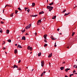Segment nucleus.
Listing matches in <instances>:
<instances>
[{
	"mask_svg": "<svg viewBox=\"0 0 77 77\" xmlns=\"http://www.w3.org/2000/svg\"><path fill=\"white\" fill-rule=\"evenodd\" d=\"M3 43L2 44H5V43H6V42H5V41H3Z\"/></svg>",
	"mask_w": 77,
	"mask_h": 77,
	"instance_id": "obj_41",
	"label": "nucleus"
},
{
	"mask_svg": "<svg viewBox=\"0 0 77 77\" xmlns=\"http://www.w3.org/2000/svg\"><path fill=\"white\" fill-rule=\"evenodd\" d=\"M44 42H46V43L47 42V40H46V39H45L44 40Z\"/></svg>",
	"mask_w": 77,
	"mask_h": 77,
	"instance_id": "obj_31",
	"label": "nucleus"
},
{
	"mask_svg": "<svg viewBox=\"0 0 77 77\" xmlns=\"http://www.w3.org/2000/svg\"><path fill=\"white\" fill-rule=\"evenodd\" d=\"M6 49V48H3V50H5Z\"/></svg>",
	"mask_w": 77,
	"mask_h": 77,
	"instance_id": "obj_47",
	"label": "nucleus"
},
{
	"mask_svg": "<svg viewBox=\"0 0 77 77\" xmlns=\"http://www.w3.org/2000/svg\"><path fill=\"white\" fill-rule=\"evenodd\" d=\"M56 46H57V45H54V47H56Z\"/></svg>",
	"mask_w": 77,
	"mask_h": 77,
	"instance_id": "obj_48",
	"label": "nucleus"
},
{
	"mask_svg": "<svg viewBox=\"0 0 77 77\" xmlns=\"http://www.w3.org/2000/svg\"><path fill=\"white\" fill-rule=\"evenodd\" d=\"M51 8V6H47V8L48 9H50V8Z\"/></svg>",
	"mask_w": 77,
	"mask_h": 77,
	"instance_id": "obj_17",
	"label": "nucleus"
},
{
	"mask_svg": "<svg viewBox=\"0 0 77 77\" xmlns=\"http://www.w3.org/2000/svg\"><path fill=\"white\" fill-rule=\"evenodd\" d=\"M73 72L74 73H75V72H76V71H75V70H74L73 71Z\"/></svg>",
	"mask_w": 77,
	"mask_h": 77,
	"instance_id": "obj_43",
	"label": "nucleus"
},
{
	"mask_svg": "<svg viewBox=\"0 0 77 77\" xmlns=\"http://www.w3.org/2000/svg\"><path fill=\"white\" fill-rule=\"evenodd\" d=\"M14 66L13 67V68H18V66L16 65H14Z\"/></svg>",
	"mask_w": 77,
	"mask_h": 77,
	"instance_id": "obj_8",
	"label": "nucleus"
},
{
	"mask_svg": "<svg viewBox=\"0 0 77 77\" xmlns=\"http://www.w3.org/2000/svg\"><path fill=\"white\" fill-rule=\"evenodd\" d=\"M7 41H8V42L10 43L11 42V39L8 40H7Z\"/></svg>",
	"mask_w": 77,
	"mask_h": 77,
	"instance_id": "obj_22",
	"label": "nucleus"
},
{
	"mask_svg": "<svg viewBox=\"0 0 77 77\" xmlns=\"http://www.w3.org/2000/svg\"><path fill=\"white\" fill-rule=\"evenodd\" d=\"M60 35H62V33H60Z\"/></svg>",
	"mask_w": 77,
	"mask_h": 77,
	"instance_id": "obj_59",
	"label": "nucleus"
},
{
	"mask_svg": "<svg viewBox=\"0 0 77 77\" xmlns=\"http://www.w3.org/2000/svg\"><path fill=\"white\" fill-rule=\"evenodd\" d=\"M56 18V16H55L52 18V19H55Z\"/></svg>",
	"mask_w": 77,
	"mask_h": 77,
	"instance_id": "obj_20",
	"label": "nucleus"
},
{
	"mask_svg": "<svg viewBox=\"0 0 77 77\" xmlns=\"http://www.w3.org/2000/svg\"><path fill=\"white\" fill-rule=\"evenodd\" d=\"M7 6L9 7V5H5V8H6V7H7Z\"/></svg>",
	"mask_w": 77,
	"mask_h": 77,
	"instance_id": "obj_35",
	"label": "nucleus"
},
{
	"mask_svg": "<svg viewBox=\"0 0 77 77\" xmlns=\"http://www.w3.org/2000/svg\"><path fill=\"white\" fill-rule=\"evenodd\" d=\"M77 6H76L75 7L73 8V9H75V8H77Z\"/></svg>",
	"mask_w": 77,
	"mask_h": 77,
	"instance_id": "obj_45",
	"label": "nucleus"
},
{
	"mask_svg": "<svg viewBox=\"0 0 77 77\" xmlns=\"http://www.w3.org/2000/svg\"><path fill=\"white\" fill-rule=\"evenodd\" d=\"M25 35H28V34L27 33H26Z\"/></svg>",
	"mask_w": 77,
	"mask_h": 77,
	"instance_id": "obj_54",
	"label": "nucleus"
},
{
	"mask_svg": "<svg viewBox=\"0 0 77 77\" xmlns=\"http://www.w3.org/2000/svg\"><path fill=\"white\" fill-rule=\"evenodd\" d=\"M63 63H65V62H63Z\"/></svg>",
	"mask_w": 77,
	"mask_h": 77,
	"instance_id": "obj_52",
	"label": "nucleus"
},
{
	"mask_svg": "<svg viewBox=\"0 0 77 77\" xmlns=\"http://www.w3.org/2000/svg\"><path fill=\"white\" fill-rule=\"evenodd\" d=\"M41 65L42 67L44 66V61L42 60L41 61Z\"/></svg>",
	"mask_w": 77,
	"mask_h": 77,
	"instance_id": "obj_2",
	"label": "nucleus"
},
{
	"mask_svg": "<svg viewBox=\"0 0 77 77\" xmlns=\"http://www.w3.org/2000/svg\"><path fill=\"white\" fill-rule=\"evenodd\" d=\"M60 69L61 70H62L64 69V67H60Z\"/></svg>",
	"mask_w": 77,
	"mask_h": 77,
	"instance_id": "obj_10",
	"label": "nucleus"
},
{
	"mask_svg": "<svg viewBox=\"0 0 77 77\" xmlns=\"http://www.w3.org/2000/svg\"><path fill=\"white\" fill-rule=\"evenodd\" d=\"M73 74H71L70 75H69V77H71L72 76V75H73Z\"/></svg>",
	"mask_w": 77,
	"mask_h": 77,
	"instance_id": "obj_34",
	"label": "nucleus"
},
{
	"mask_svg": "<svg viewBox=\"0 0 77 77\" xmlns=\"http://www.w3.org/2000/svg\"><path fill=\"white\" fill-rule=\"evenodd\" d=\"M28 50H29L30 51L32 50V47H31L30 46H29L27 48Z\"/></svg>",
	"mask_w": 77,
	"mask_h": 77,
	"instance_id": "obj_3",
	"label": "nucleus"
},
{
	"mask_svg": "<svg viewBox=\"0 0 77 77\" xmlns=\"http://www.w3.org/2000/svg\"><path fill=\"white\" fill-rule=\"evenodd\" d=\"M71 14V13L70 12H69L68 13H67V14H68V15H69V14Z\"/></svg>",
	"mask_w": 77,
	"mask_h": 77,
	"instance_id": "obj_49",
	"label": "nucleus"
},
{
	"mask_svg": "<svg viewBox=\"0 0 77 77\" xmlns=\"http://www.w3.org/2000/svg\"><path fill=\"white\" fill-rule=\"evenodd\" d=\"M41 20H38V23H41Z\"/></svg>",
	"mask_w": 77,
	"mask_h": 77,
	"instance_id": "obj_24",
	"label": "nucleus"
},
{
	"mask_svg": "<svg viewBox=\"0 0 77 77\" xmlns=\"http://www.w3.org/2000/svg\"><path fill=\"white\" fill-rule=\"evenodd\" d=\"M2 32H3V31H2L1 28H0V33H2Z\"/></svg>",
	"mask_w": 77,
	"mask_h": 77,
	"instance_id": "obj_25",
	"label": "nucleus"
},
{
	"mask_svg": "<svg viewBox=\"0 0 77 77\" xmlns=\"http://www.w3.org/2000/svg\"><path fill=\"white\" fill-rule=\"evenodd\" d=\"M9 6L10 7H11V5H9Z\"/></svg>",
	"mask_w": 77,
	"mask_h": 77,
	"instance_id": "obj_62",
	"label": "nucleus"
},
{
	"mask_svg": "<svg viewBox=\"0 0 77 77\" xmlns=\"http://www.w3.org/2000/svg\"><path fill=\"white\" fill-rule=\"evenodd\" d=\"M25 31H26L25 29H24V30L22 31V33H24V32H25Z\"/></svg>",
	"mask_w": 77,
	"mask_h": 77,
	"instance_id": "obj_38",
	"label": "nucleus"
},
{
	"mask_svg": "<svg viewBox=\"0 0 77 77\" xmlns=\"http://www.w3.org/2000/svg\"><path fill=\"white\" fill-rule=\"evenodd\" d=\"M31 26H32V24H29L28 26H26V29H29V28Z\"/></svg>",
	"mask_w": 77,
	"mask_h": 77,
	"instance_id": "obj_1",
	"label": "nucleus"
},
{
	"mask_svg": "<svg viewBox=\"0 0 77 77\" xmlns=\"http://www.w3.org/2000/svg\"><path fill=\"white\" fill-rule=\"evenodd\" d=\"M65 77H68L67 75H66L65 76Z\"/></svg>",
	"mask_w": 77,
	"mask_h": 77,
	"instance_id": "obj_55",
	"label": "nucleus"
},
{
	"mask_svg": "<svg viewBox=\"0 0 77 77\" xmlns=\"http://www.w3.org/2000/svg\"><path fill=\"white\" fill-rule=\"evenodd\" d=\"M5 54H7V52H5Z\"/></svg>",
	"mask_w": 77,
	"mask_h": 77,
	"instance_id": "obj_58",
	"label": "nucleus"
},
{
	"mask_svg": "<svg viewBox=\"0 0 77 77\" xmlns=\"http://www.w3.org/2000/svg\"><path fill=\"white\" fill-rule=\"evenodd\" d=\"M4 10H5V9H3V13H4L5 12V11H4Z\"/></svg>",
	"mask_w": 77,
	"mask_h": 77,
	"instance_id": "obj_51",
	"label": "nucleus"
},
{
	"mask_svg": "<svg viewBox=\"0 0 77 77\" xmlns=\"http://www.w3.org/2000/svg\"><path fill=\"white\" fill-rule=\"evenodd\" d=\"M42 75H42V74H41V77H42Z\"/></svg>",
	"mask_w": 77,
	"mask_h": 77,
	"instance_id": "obj_56",
	"label": "nucleus"
},
{
	"mask_svg": "<svg viewBox=\"0 0 77 77\" xmlns=\"http://www.w3.org/2000/svg\"><path fill=\"white\" fill-rule=\"evenodd\" d=\"M25 9H27V8L25 7Z\"/></svg>",
	"mask_w": 77,
	"mask_h": 77,
	"instance_id": "obj_57",
	"label": "nucleus"
},
{
	"mask_svg": "<svg viewBox=\"0 0 77 77\" xmlns=\"http://www.w3.org/2000/svg\"><path fill=\"white\" fill-rule=\"evenodd\" d=\"M18 10H19V11H21V10L20 8H18Z\"/></svg>",
	"mask_w": 77,
	"mask_h": 77,
	"instance_id": "obj_36",
	"label": "nucleus"
},
{
	"mask_svg": "<svg viewBox=\"0 0 77 77\" xmlns=\"http://www.w3.org/2000/svg\"><path fill=\"white\" fill-rule=\"evenodd\" d=\"M76 68H77V65L76 66Z\"/></svg>",
	"mask_w": 77,
	"mask_h": 77,
	"instance_id": "obj_64",
	"label": "nucleus"
},
{
	"mask_svg": "<svg viewBox=\"0 0 77 77\" xmlns=\"http://www.w3.org/2000/svg\"><path fill=\"white\" fill-rule=\"evenodd\" d=\"M37 16H38V15L37 14L32 15L33 17H37Z\"/></svg>",
	"mask_w": 77,
	"mask_h": 77,
	"instance_id": "obj_16",
	"label": "nucleus"
},
{
	"mask_svg": "<svg viewBox=\"0 0 77 77\" xmlns=\"http://www.w3.org/2000/svg\"><path fill=\"white\" fill-rule=\"evenodd\" d=\"M47 34L45 35H44V38H45V39H47Z\"/></svg>",
	"mask_w": 77,
	"mask_h": 77,
	"instance_id": "obj_6",
	"label": "nucleus"
},
{
	"mask_svg": "<svg viewBox=\"0 0 77 77\" xmlns=\"http://www.w3.org/2000/svg\"><path fill=\"white\" fill-rule=\"evenodd\" d=\"M35 3H32V6H35Z\"/></svg>",
	"mask_w": 77,
	"mask_h": 77,
	"instance_id": "obj_23",
	"label": "nucleus"
},
{
	"mask_svg": "<svg viewBox=\"0 0 77 77\" xmlns=\"http://www.w3.org/2000/svg\"><path fill=\"white\" fill-rule=\"evenodd\" d=\"M53 4H54V3L53 2H52L50 4H49V5L50 6H51V5H53Z\"/></svg>",
	"mask_w": 77,
	"mask_h": 77,
	"instance_id": "obj_21",
	"label": "nucleus"
},
{
	"mask_svg": "<svg viewBox=\"0 0 77 77\" xmlns=\"http://www.w3.org/2000/svg\"><path fill=\"white\" fill-rule=\"evenodd\" d=\"M18 13V11L15 10V13L16 14H17Z\"/></svg>",
	"mask_w": 77,
	"mask_h": 77,
	"instance_id": "obj_27",
	"label": "nucleus"
},
{
	"mask_svg": "<svg viewBox=\"0 0 77 77\" xmlns=\"http://www.w3.org/2000/svg\"><path fill=\"white\" fill-rule=\"evenodd\" d=\"M41 52H40L38 54V56L39 57V56H41Z\"/></svg>",
	"mask_w": 77,
	"mask_h": 77,
	"instance_id": "obj_14",
	"label": "nucleus"
},
{
	"mask_svg": "<svg viewBox=\"0 0 77 77\" xmlns=\"http://www.w3.org/2000/svg\"><path fill=\"white\" fill-rule=\"evenodd\" d=\"M6 33L7 34H9V30L8 29L6 31Z\"/></svg>",
	"mask_w": 77,
	"mask_h": 77,
	"instance_id": "obj_11",
	"label": "nucleus"
},
{
	"mask_svg": "<svg viewBox=\"0 0 77 77\" xmlns=\"http://www.w3.org/2000/svg\"><path fill=\"white\" fill-rule=\"evenodd\" d=\"M17 49H15L14 50V53L15 54H17Z\"/></svg>",
	"mask_w": 77,
	"mask_h": 77,
	"instance_id": "obj_12",
	"label": "nucleus"
},
{
	"mask_svg": "<svg viewBox=\"0 0 77 77\" xmlns=\"http://www.w3.org/2000/svg\"><path fill=\"white\" fill-rule=\"evenodd\" d=\"M32 52H30V54H32Z\"/></svg>",
	"mask_w": 77,
	"mask_h": 77,
	"instance_id": "obj_60",
	"label": "nucleus"
},
{
	"mask_svg": "<svg viewBox=\"0 0 77 77\" xmlns=\"http://www.w3.org/2000/svg\"><path fill=\"white\" fill-rule=\"evenodd\" d=\"M27 11L28 12V13H29V12H30V9H28L27 10Z\"/></svg>",
	"mask_w": 77,
	"mask_h": 77,
	"instance_id": "obj_32",
	"label": "nucleus"
},
{
	"mask_svg": "<svg viewBox=\"0 0 77 77\" xmlns=\"http://www.w3.org/2000/svg\"><path fill=\"white\" fill-rule=\"evenodd\" d=\"M14 14V13H12L10 15V17H13Z\"/></svg>",
	"mask_w": 77,
	"mask_h": 77,
	"instance_id": "obj_19",
	"label": "nucleus"
},
{
	"mask_svg": "<svg viewBox=\"0 0 77 77\" xmlns=\"http://www.w3.org/2000/svg\"><path fill=\"white\" fill-rule=\"evenodd\" d=\"M69 70H70V69L67 68L65 69V71L67 72Z\"/></svg>",
	"mask_w": 77,
	"mask_h": 77,
	"instance_id": "obj_9",
	"label": "nucleus"
},
{
	"mask_svg": "<svg viewBox=\"0 0 77 77\" xmlns=\"http://www.w3.org/2000/svg\"><path fill=\"white\" fill-rule=\"evenodd\" d=\"M52 56V53H51L48 56V57L50 58Z\"/></svg>",
	"mask_w": 77,
	"mask_h": 77,
	"instance_id": "obj_5",
	"label": "nucleus"
},
{
	"mask_svg": "<svg viewBox=\"0 0 77 77\" xmlns=\"http://www.w3.org/2000/svg\"><path fill=\"white\" fill-rule=\"evenodd\" d=\"M73 67L74 68H76V65H74L73 66Z\"/></svg>",
	"mask_w": 77,
	"mask_h": 77,
	"instance_id": "obj_30",
	"label": "nucleus"
},
{
	"mask_svg": "<svg viewBox=\"0 0 77 77\" xmlns=\"http://www.w3.org/2000/svg\"><path fill=\"white\" fill-rule=\"evenodd\" d=\"M1 23H2V24H4V22L2 21H1Z\"/></svg>",
	"mask_w": 77,
	"mask_h": 77,
	"instance_id": "obj_40",
	"label": "nucleus"
},
{
	"mask_svg": "<svg viewBox=\"0 0 77 77\" xmlns=\"http://www.w3.org/2000/svg\"><path fill=\"white\" fill-rule=\"evenodd\" d=\"M25 11H27V9H25Z\"/></svg>",
	"mask_w": 77,
	"mask_h": 77,
	"instance_id": "obj_61",
	"label": "nucleus"
},
{
	"mask_svg": "<svg viewBox=\"0 0 77 77\" xmlns=\"http://www.w3.org/2000/svg\"><path fill=\"white\" fill-rule=\"evenodd\" d=\"M68 15V13L67 14L66 13L64 14V16H66V15Z\"/></svg>",
	"mask_w": 77,
	"mask_h": 77,
	"instance_id": "obj_33",
	"label": "nucleus"
},
{
	"mask_svg": "<svg viewBox=\"0 0 77 77\" xmlns=\"http://www.w3.org/2000/svg\"><path fill=\"white\" fill-rule=\"evenodd\" d=\"M59 30H60V29H59V28H58V29H57V31H59Z\"/></svg>",
	"mask_w": 77,
	"mask_h": 77,
	"instance_id": "obj_44",
	"label": "nucleus"
},
{
	"mask_svg": "<svg viewBox=\"0 0 77 77\" xmlns=\"http://www.w3.org/2000/svg\"><path fill=\"white\" fill-rule=\"evenodd\" d=\"M53 7L51 6V7H50L49 10V11H51L53 10Z\"/></svg>",
	"mask_w": 77,
	"mask_h": 77,
	"instance_id": "obj_4",
	"label": "nucleus"
},
{
	"mask_svg": "<svg viewBox=\"0 0 77 77\" xmlns=\"http://www.w3.org/2000/svg\"><path fill=\"white\" fill-rule=\"evenodd\" d=\"M44 11H42L41 12H40L39 13V14L40 15H41V14H44Z\"/></svg>",
	"mask_w": 77,
	"mask_h": 77,
	"instance_id": "obj_13",
	"label": "nucleus"
},
{
	"mask_svg": "<svg viewBox=\"0 0 77 77\" xmlns=\"http://www.w3.org/2000/svg\"><path fill=\"white\" fill-rule=\"evenodd\" d=\"M35 36H36V35H37V33H36V32H35Z\"/></svg>",
	"mask_w": 77,
	"mask_h": 77,
	"instance_id": "obj_46",
	"label": "nucleus"
},
{
	"mask_svg": "<svg viewBox=\"0 0 77 77\" xmlns=\"http://www.w3.org/2000/svg\"><path fill=\"white\" fill-rule=\"evenodd\" d=\"M15 46H17V44H15Z\"/></svg>",
	"mask_w": 77,
	"mask_h": 77,
	"instance_id": "obj_53",
	"label": "nucleus"
},
{
	"mask_svg": "<svg viewBox=\"0 0 77 77\" xmlns=\"http://www.w3.org/2000/svg\"><path fill=\"white\" fill-rule=\"evenodd\" d=\"M17 47H19L20 48H22V47L20 45H18Z\"/></svg>",
	"mask_w": 77,
	"mask_h": 77,
	"instance_id": "obj_15",
	"label": "nucleus"
},
{
	"mask_svg": "<svg viewBox=\"0 0 77 77\" xmlns=\"http://www.w3.org/2000/svg\"><path fill=\"white\" fill-rule=\"evenodd\" d=\"M49 65H50V66H51V65H50V64H51V63H49Z\"/></svg>",
	"mask_w": 77,
	"mask_h": 77,
	"instance_id": "obj_50",
	"label": "nucleus"
},
{
	"mask_svg": "<svg viewBox=\"0 0 77 77\" xmlns=\"http://www.w3.org/2000/svg\"><path fill=\"white\" fill-rule=\"evenodd\" d=\"M67 48H69V47H67Z\"/></svg>",
	"mask_w": 77,
	"mask_h": 77,
	"instance_id": "obj_63",
	"label": "nucleus"
},
{
	"mask_svg": "<svg viewBox=\"0 0 77 77\" xmlns=\"http://www.w3.org/2000/svg\"><path fill=\"white\" fill-rule=\"evenodd\" d=\"M75 34V32H73L72 33V36H73V35H74V34Z\"/></svg>",
	"mask_w": 77,
	"mask_h": 77,
	"instance_id": "obj_26",
	"label": "nucleus"
},
{
	"mask_svg": "<svg viewBox=\"0 0 77 77\" xmlns=\"http://www.w3.org/2000/svg\"><path fill=\"white\" fill-rule=\"evenodd\" d=\"M20 69H21V68L20 67H18V69H17V70H19V71H20Z\"/></svg>",
	"mask_w": 77,
	"mask_h": 77,
	"instance_id": "obj_39",
	"label": "nucleus"
},
{
	"mask_svg": "<svg viewBox=\"0 0 77 77\" xmlns=\"http://www.w3.org/2000/svg\"><path fill=\"white\" fill-rule=\"evenodd\" d=\"M21 62V60H20L18 62V63H20Z\"/></svg>",
	"mask_w": 77,
	"mask_h": 77,
	"instance_id": "obj_42",
	"label": "nucleus"
},
{
	"mask_svg": "<svg viewBox=\"0 0 77 77\" xmlns=\"http://www.w3.org/2000/svg\"><path fill=\"white\" fill-rule=\"evenodd\" d=\"M66 12V9L64 10L63 11V12Z\"/></svg>",
	"mask_w": 77,
	"mask_h": 77,
	"instance_id": "obj_37",
	"label": "nucleus"
},
{
	"mask_svg": "<svg viewBox=\"0 0 77 77\" xmlns=\"http://www.w3.org/2000/svg\"><path fill=\"white\" fill-rule=\"evenodd\" d=\"M51 39H52V40H56V39H57V38H55L53 37H52L51 38Z\"/></svg>",
	"mask_w": 77,
	"mask_h": 77,
	"instance_id": "obj_18",
	"label": "nucleus"
},
{
	"mask_svg": "<svg viewBox=\"0 0 77 77\" xmlns=\"http://www.w3.org/2000/svg\"><path fill=\"white\" fill-rule=\"evenodd\" d=\"M22 40H26V37L25 36H23L22 38Z\"/></svg>",
	"mask_w": 77,
	"mask_h": 77,
	"instance_id": "obj_7",
	"label": "nucleus"
},
{
	"mask_svg": "<svg viewBox=\"0 0 77 77\" xmlns=\"http://www.w3.org/2000/svg\"><path fill=\"white\" fill-rule=\"evenodd\" d=\"M47 45H48L47 44H45L44 45V47H47Z\"/></svg>",
	"mask_w": 77,
	"mask_h": 77,
	"instance_id": "obj_29",
	"label": "nucleus"
},
{
	"mask_svg": "<svg viewBox=\"0 0 77 77\" xmlns=\"http://www.w3.org/2000/svg\"><path fill=\"white\" fill-rule=\"evenodd\" d=\"M45 73V71H44L42 73V75H44V74Z\"/></svg>",
	"mask_w": 77,
	"mask_h": 77,
	"instance_id": "obj_28",
	"label": "nucleus"
}]
</instances>
